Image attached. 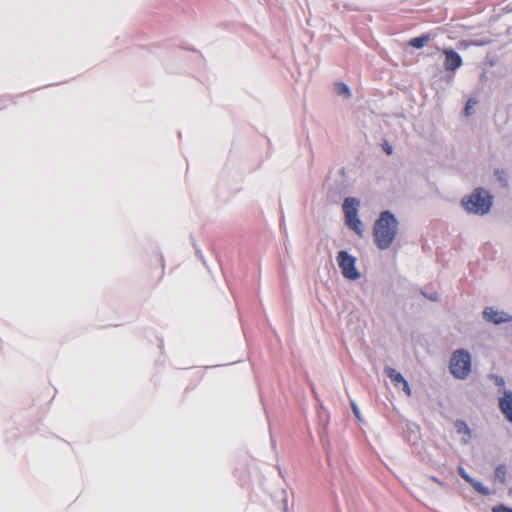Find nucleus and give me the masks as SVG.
Here are the masks:
<instances>
[{
    "label": "nucleus",
    "instance_id": "obj_6",
    "mask_svg": "<svg viewBox=\"0 0 512 512\" xmlns=\"http://www.w3.org/2000/svg\"><path fill=\"white\" fill-rule=\"evenodd\" d=\"M442 52L445 56L444 67L447 71H455L462 66V57L456 51L444 48Z\"/></svg>",
    "mask_w": 512,
    "mask_h": 512
},
{
    "label": "nucleus",
    "instance_id": "obj_5",
    "mask_svg": "<svg viewBox=\"0 0 512 512\" xmlns=\"http://www.w3.org/2000/svg\"><path fill=\"white\" fill-rule=\"evenodd\" d=\"M337 262L345 278L356 280L360 277L355 267V258L350 256L346 251H340L338 253Z\"/></svg>",
    "mask_w": 512,
    "mask_h": 512
},
{
    "label": "nucleus",
    "instance_id": "obj_18",
    "mask_svg": "<svg viewBox=\"0 0 512 512\" xmlns=\"http://www.w3.org/2000/svg\"><path fill=\"white\" fill-rule=\"evenodd\" d=\"M382 147H383V150L386 152L387 155H391L393 153V148H392V146L387 141H385L382 144Z\"/></svg>",
    "mask_w": 512,
    "mask_h": 512
},
{
    "label": "nucleus",
    "instance_id": "obj_2",
    "mask_svg": "<svg viewBox=\"0 0 512 512\" xmlns=\"http://www.w3.org/2000/svg\"><path fill=\"white\" fill-rule=\"evenodd\" d=\"M462 205L468 213L485 215L490 212L493 205V196L485 189L479 187L466 198L462 199Z\"/></svg>",
    "mask_w": 512,
    "mask_h": 512
},
{
    "label": "nucleus",
    "instance_id": "obj_4",
    "mask_svg": "<svg viewBox=\"0 0 512 512\" xmlns=\"http://www.w3.org/2000/svg\"><path fill=\"white\" fill-rule=\"evenodd\" d=\"M359 200L355 198H346L343 203L346 224L357 234H362V223L358 218Z\"/></svg>",
    "mask_w": 512,
    "mask_h": 512
},
{
    "label": "nucleus",
    "instance_id": "obj_3",
    "mask_svg": "<svg viewBox=\"0 0 512 512\" xmlns=\"http://www.w3.org/2000/svg\"><path fill=\"white\" fill-rule=\"evenodd\" d=\"M450 371L458 379H465L471 371V357L464 349L456 350L450 359Z\"/></svg>",
    "mask_w": 512,
    "mask_h": 512
},
{
    "label": "nucleus",
    "instance_id": "obj_7",
    "mask_svg": "<svg viewBox=\"0 0 512 512\" xmlns=\"http://www.w3.org/2000/svg\"><path fill=\"white\" fill-rule=\"evenodd\" d=\"M386 375L390 378L394 386L402 385V389L407 396H411L412 392L407 380L396 369L387 367L385 368Z\"/></svg>",
    "mask_w": 512,
    "mask_h": 512
},
{
    "label": "nucleus",
    "instance_id": "obj_15",
    "mask_svg": "<svg viewBox=\"0 0 512 512\" xmlns=\"http://www.w3.org/2000/svg\"><path fill=\"white\" fill-rule=\"evenodd\" d=\"M492 512H512V509L509 507H506L503 504H500V505L494 506L492 508Z\"/></svg>",
    "mask_w": 512,
    "mask_h": 512
},
{
    "label": "nucleus",
    "instance_id": "obj_1",
    "mask_svg": "<svg viewBox=\"0 0 512 512\" xmlns=\"http://www.w3.org/2000/svg\"><path fill=\"white\" fill-rule=\"evenodd\" d=\"M399 222L390 211H383L373 226V238L380 250L389 249L397 237Z\"/></svg>",
    "mask_w": 512,
    "mask_h": 512
},
{
    "label": "nucleus",
    "instance_id": "obj_21",
    "mask_svg": "<svg viewBox=\"0 0 512 512\" xmlns=\"http://www.w3.org/2000/svg\"><path fill=\"white\" fill-rule=\"evenodd\" d=\"M429 298H430L431 300L436 301V300H438V295H437V293H434L433 295L429 296Z\"/></svg>",
    "mask_w": 512,
    "mask_h": 512
},
{
    "label": "nucleus",
    "instance_id": "obj_8",
    "mask_svg": "<svg viewBox=\"0 0 512 512\" xmlns=\"http://www.w3.org/2000/svg\"><path fill=\"white\" fill-rule=\"evenodd\" d=\"M483 317L486 321L494 324H500L512 320V317L506 315L503 312L495 310L493 307H486L483 311Z\"/></svg>",
    "mask_w": 512,
    "mask_h": 512
},
{
    "label": "nucleus",
    "instance_id": "obj_9",
    "mask_svg": "<svg viewBox=\"0 0 512 512\" xmlns=\"http://www.w3.org/2000/svg\"><path fill=\"white\" fill-rule=\"evenodd\" d=\"M499 408L504 417L512 423V391L505 390L499 399Z\"/></svg>",
    "mask_w": 512,
    "mask_h": 512
},
{
    "label": "nucleus",
    "instance_id": "obj_10",
    "mask_svg": "<svg viewBox=\"0 0 512 512\" xmlns=\"http://www.w3.org/2000/svg\"><path fill=\"white\" fill-rule=\"evenodd\" d=\"M431 39L432 35L430 33H425L420 35L419 37L410 39L408 45L413 48L420 49L424 47Z\"/></svg>",
    "mask_w": 512,
    "mask_h": 512
},
{
    "label": "nucleus",
    "instance_id": "obj_14",
    "mask_svg": "<svg viewBox=\"0 0 512 512\" xmlns=\"http://www.w3.org/2000/svg\"><path fill=\"white\" fill-rule=\"evenodd\" d=\"M477 104V100L469 99L465 105V115L470 116L472 114V110L474 106Z\"/></svg>",
    "mask_w": 512,
    "mask_h": 512
},
{
    "label": "nucleus",
    "instance_id": "obj_20",
    "mask_svg": "<svg viewBox=\"0 0 512 512\" xmlns=\"http://www.w3.org/2000/svg\"><path fill=\"white\" fill-rule=\"evenodd\" d=\"M430 480H431V481H433V482H435V483H437V484H438V485H440V486H443V485H444V482H443L442 480L438 479V478H437V477H435V476H431V477H430Z\"/></svg>",
    "mask_w": 512,
    "mask_h": 512
},
{
    "label": "nucleus",
    "instance_id": "obj_19",
    "mask_svg": "<svg viewBox=\"0 0 512 512\" xmlns=\"http://www.w3.org/2000/svg\"><path fill=\"white\" fill-rule=\"evenodd\" d=\"M351 406H352V410H353L354 415L359 419L360 418V412H359V409H358L357 405L354 402H352Z\"/></svg>",
    "mask_w": 512,
    "mask_h": 512
},
{
    "label": "nucleus",
    "instance_id": "obj_13",
    "mask_svg": "<svg viewBox=\"0 0 512 512\" xmlns=\"http://www.w3.org/2000/svg\"><path fill=\"white\" fill-rule=\"evenodd\" d=\"M495 477L498 478L502 483L505 482L506 468L504 465H499L495 469Z\"/></svg>",
    "mask_w": 512,
    "mask_h": 512
},
{
    "label": "nucleus",
    "instance_id": "obj_17",
    "mask_svg": "<svg viewBox=\"0 0 512 512\" xmlns=\"http://www.w3.org/2000/svg\"><path fill=\"white\" fill-rule=\"evenodd\" d=\"M458 471H459V474L461 475V477H462L466 482H468V483H469V482H472V479H473V478H472V477H470V476L466 473V471L464 470V468L459 467Z\"/></svg>",
    "mask_w": 512,
    "mask_h": 512
},
{
    "label": "nucleus",
    "instance_id": "obj_16",
    "mask_svg": "<svg viewBox=\"0 0 512 512\" xmlns=\"http://www.w3.org/2000/svg\"><path fill=\"white\" fill-rule=\"evenodd\" d=\"M490 377L494 380V382H495V384H496L497 386H499V387H503V386L505 385V380H504V378H502V377H500V376H497V375H491Z\"/></svg>",
    "mask_w": 512,
    "mask_h": 512
},
{
    "label": "nucleus",
    "instance_id": "obj_12",
    "mask_svg": "<svg viewBox=\"0 0 512 512\" xmlns=\"http://www.w3.org/2000/svg\"><path fill=\"white\" fill-rule=\"evenodd\" d=\"M335 88L338 95H344L346 98L351 96L350 89L345 83L338 82L335 84Z\"/></svg>",
    "mask_w": 512,
    "mask_h": 512
},
{
    "label": "nucleus",
    "instance_id": "obj_11",
    "mask_svg": "<svg viewBox=\"0 0 512 512\" xmlns=\"http://www.w3.org/2000/svg\"><path fill=\"white\" fill-rule=\"evenodd\" d=\"M469 484L472 485L475 491L483 496H488L490 494V490L479 481L472 479V482H469Z\"/></svg>",
    "mask_w": 512,
    "mask_h": 512
}]
</instances>
